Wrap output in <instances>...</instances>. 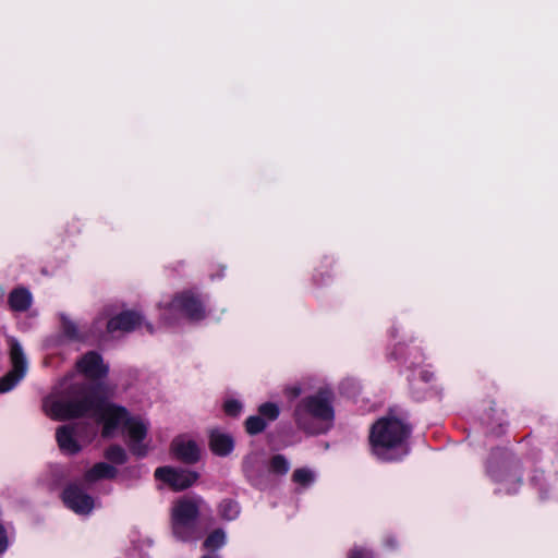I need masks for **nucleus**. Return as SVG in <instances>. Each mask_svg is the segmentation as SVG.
Returning a JSON list of instances; mask_svg holds the SVG:
<instances>
[{"label":"nucleus","mask_w":558,"mask_h":558,"mask_svg":"<svg viewBox=\"0 0 558 558\" xmlns=\"http://www.w3.org/2000/svg\"><path fill=\"white\" fill-rule=\"evenodd\" d=\"M50 415L65 420L88 415L102 423V435L110 437L114 430L124 426L129 438L131 450L138 456L146 453V447L142 445L148 429V424L138 417H129L124 408L118 407L104 399L89 397L77 402H54L50 409Z\"/></svg>","instance_id":"obj_1"},{"label":"nucleus","mask_w":558,"mask_h":558,"mask_svg":"<svg viewBox=\"0 0 558 558\" xmlns=\"http://www.w3.org/2000/svg\"><path fill=\"white\" fill-rule=\"evenodd\" d=\"M410 427L400 418L388 415L377 420L369 433L372 451L381 460L397 458L395 451L403 448Z\"/></svg>","instance_id":"obj_2"},{"label":"nucleus","mask_w":558,"mask_h":558,"mask_svg":"<svg viewBox=\"0 0 558 558\" xmlns=\"http://www.w3.org/2000/svg\"><path fill=\"white\" fill-rule=\"evenodd\" d=\"M294 421L299 428L317 434L325 429L333 418L331 393L329 390H319L303 398L294 409Z\"/></svg>","instance_id":"obj_3"},{"label":"nucleus","mask_w":558,"mask_h":558,"mask_svg":"<svg viewBox=\"0 0 558 558\" xmlns=\"http://www.w3.org/2000/svg\"><path fill=\"white\" fill-rule=\"evenodd\" d=\"M161 319L168 324H173L180 314L186 315L191 319H202L205 311L197 298L192 293L184 292L174 296L171 301L161 306Z\"/></svg>","instance_id":"obj_4"},{"label":"nucleus","mask_w":558,"mask_h":558,"mask_svg":"<svg viewBox=\"0 0 558 558\" xmlns=\"http://www.w3.org/2000/svg\"><path fill=\"white\" fill-rule=\"evenodd\" d=\"M10 361L12 369L0 379V393L11 390L26 374L27 362L21 344L10 341Z\"/></svg>","instance_id":"obj_5"},{"label":"nucleus","mask_w":558,"mask_h":558,"mask_svg":"<svg viewBox=\"0 0 558 558\" xmlns=\"http://www.w3.org/2000/svg\"><path fill=\"white\" fill-rule=\"evenodd\" d=\"M199 499L195 498H181L172 508V523L175 534L181 533V530L189 527L193 524L198 515Z\"/></svg>","instance_id":"obj_6"},{"label":"nucleus","mask_w":558,"mask_h":558,"mask_svg":"<svg viewBox=\"0 0 558 558\" xmlns=\"http://www.w3.org/2000/svg\"><path fill=\"white\" fill-rule=\"evenodd\" d=\"M157 478L169 484L174 490H183L191 487L197 480L198 474L187 470L172 468H158L155 472Z\"/></svg>","instance_id":"obj_7"},{"label":"nucleus","mask_w":558,"mask_h":558,"mask_svg":"<svg viewBox=\"0 0 558 558\" xmlns=\"http://www.w3.org/2000/svg\"><path fill=\"white\" fill-rule=\"evenodd\" d=\"M63 500L70 509L80 514H87L94 508L92 497L75 486H71L64 490Z\"/></svg>","instance_id":"obj_8"},{"label":"nucleus","mask_w":558,"mask_h":558,"mask_svg":"<svg viewBox=\"0 0 558 558\" xmlns=\"http://www.w3.org/2000/svg\"><path fill=\"white\" fill-rule=\"evenodd\" d=\"M172 451L174 454L186 463H195L198 461L201 450L197 444L184 436L178 437L172 442Z\"/></svg>","instance_id":"obj_9"},{"label":"nucleus","mask_w":558,"mask_h":558,"mask_svg":"<svg viewBox=\"0 0 558 558\" xmlns=\"http://www.w3.org/2000/svg\"><path fill=\"white\" fill-rule=\"evenodd\" d=\"M142 323V317L135 312H124L120 315L112 317L107 324L108 332L123 331L129 332L138 327Z\"/></svg>","instance_id":"obj_10"},{"label":"nucleus","mask_w":558,"mask_h":558,"mask_svg":"<svg viewBox=\"0 0 558 558\" xmlns=\"http://www.w3.org/2000/svg\"><path fill=\"white\" fill-rule=\"evenodd\" d=\"M77 368L89 378H98L107 373V367L96 353H87L77 362Z\"/></svg>","instance_id":"obj_11"},{"label":"nucleus","mask_w":558,"mask_h":558,"mask_svg":"<svg viewBox=\"0 0 558 558\" xmlns=\"http://www.w3.org/2000/svg\"><path fill=\"white\" fill-rule=\"evenodd\" d=\"M233 438L219 429H213L209 435V447L217 456H227L233 449Z\"/></svg>","instance_id":"obj_12"},{"label":"nucleus","mask_w":558,"mask_h":558,"mask_svg":"<svg viewBox=\"0 0 558 558\" xmlns=\"http://www.w3.org/2000/svg\"><path fill=\"white\" fill-rule=\"evenodd\" d=\"M73 429L66 426L57 430V440L62 451L66 453H76L81 447L73 438Z\"/></svg>","instance_id":"obj_13"},{"label":"nucleus","mask_w":558,"mask_h":558,"mask_svg":"<svg viewBox=\"0 0 558 558\" xmlns=\"http://www.w3.org/2000/svg\"><path fill=\"white\" fill-rule=\"evenodd\" d=\"M9 303L13 311H26L32 303V295L25 289H15L10 293Z\"/></svg>","instance_id":"obj_14"},{"label":"nucleus","mask_w":558,"mask_h":558,"mask_svg":"<svg viewBox=\"0 0 558 558\" xmlns=\"http://www.w3.org/2000/svg\"><path fill=\"white\" fill-rule=\"evenodd\" d=\"M117 471L111 465L100 462L95 464L90 470L85 473L86 482H96L101 478H111L116 475Z\"/></svg>","instance_id":"obj_15"},{"label":"nucleus","mask_w":558,"mask_h":558,"mask_svg":"<svg viewBox=\"0 0 558 558\" xmlns=\"http://www.w3.org/2000/svg\"><path fill=\"white\" fill-rule=\"evenodd\" d=\"M226 542V534L221 530H216L208 535L204 542V547L209 550L220 548Z\"/></svg>","instance_id":"obj_16"},{"label":"nucleus","mask_w":558,"mask_h":558,"mask_svg":"<svg viewBox=\"0 0 558 558\" xmlns=\"http://www.w3.org/2000/svg\"><path fill=\"white\" fill-rule=\"evenodd\" d=\"M292 478L295 483L305 487V486L311 485L314 482L315 474L312 470L302 468V469H296L293 472Z\"/></svg>","instance_id":"obj_17"},{"label":"nucleus","mask_w":558,"mask_h":558,"mask_svg":"<svg viewBox=\"0 0 558 558\" xmlns=\"http://www.w3.org/2000/svg\"><path fill=\"white\" fill-rule=\"evenodd\" d=\"M246 430L248 434H258L263 432L266 427V422L260 416H251L246 420Z\"/></svg>","instance_id":"obj_18"},{"label":"nucleus","mask_w":558,"mask_h":558,"mask_svg":"<svg viewBox=\"0 0 558 558\" xmlns=\"http://www.w3.org/2000/svg\"><path fill=\"white\" fill-rule=\"evenodd\" d=\"M106 458L114 463L121 464L126 459L124 449L120 446H111L105 453Z\"/></svg>","instance_id":"obj_19"},{"label":"nucleus","mask_w":558,"mask_h":558,"mask_svg":"<svg viewBox=\"0 0 558 558\" xmlns=\"http://www.w3.org/2000/svg\"><path fill=\"white\" fill-rule=\"evenodd\" d=\"M220 513L227 520H232L236 518L239 513V507L235 502L231 500L223 501L220 505Z\"/></svg>","instance_id":"obj_20"},{"label":"nucleus","mask_w":558,"mask_h":558,"mask_svg":"<svg viewBox=\"0 0 558 558\" xmlns=\"http://www.w3.org/2000/svg\"><path fill=\"white\" fill-rule=\"evenodd\" d=\"M262 416L267 417L270 421H274L279 415V408L277 404L267 402L259 407L258 409Z\"/></svg>","instance_id":"obj_21"},{"label":"nucleus","mask_w":558,"mask_h":558,"mask_svg":"<svg viewBox=\"0 0 558 558\" xmlns=\"http://www.w3.org/2000/svg\"><path fill=\"white\" fill-rule=\"evenodd\" d=\"M270 469L279 474H284L289 470V463L282 456L272 458Z\"/></svg>","instance_id":"obj_22"},{"label":"nucleus","mask_w":558,"mask_h":558,"mask_svg":"<svg viewBox=\"0 0 558 558\" xmlns=\"http://www.w3.org/2000/svg\"><path fill=\"white\" fill-rule=\"evenodd\" d=\"M283 392L288 399L294 400L302 393V387L300 384L290 385L284 388Z\"/></svg>","instance_id":"obj_23"},{"label":"nucleus","mask_w":558,"mask_h":558,"mask_svg":"<svg viewBox=\"0 0 558 558\" xmlns=\"http://www.w3.org/2000/svg\"><path fill=\"white\" fill-rule=\"evenodd\" d=\"M62 326H63L64 332L70 338H72V339L77 338L78 333H77L76 327L71 320L66 319L65 317H62Z\"/></svg>","instance_id":"obj_24"},{"label":"nucleus","mask_w":558,"mask_h":558,"mask_svg":"<svg viewBox=\"0 0 558 558\" xmlns=\"http://www.w3.org/2000/svg\"><path fill=\"white\" fill-rule=\"evenodd\" d=\"M241 408H242L241 404L234 400H230L225 403V411L229 415H233V416L238 415L241 411Z\"/></svg>","instance_id":"obj_25"},{"label":"nucleus","mask_w":558,"mask_h":558,"mask_svg":"<svg viewBox=\"0 0 558 558\" xmlns=\"http://www.w3.org/2000/svg\"><path fill=\"white\" fill-rule=\"evenodd\" d=\"M348 558H372L369 553L363 548H353Z\"/></svg>","instance_id":"obj_26"},{"label":"nucleus","mask_w":558,"mask_h":558,"mask_svg":"<svg viewBox=\"0 0 558 558\" xmlns=\"http://www.w3.org/2000/svg\"><path fill=\"white\" fill-rule=\"evenodd\" d=\"M8 547V538L4 527L0 524V553H3Z\"/></svg>","instance_id":"obj_27"},{"label":"nucleus","mask_w":558,"mask_h":558,"mask_svg":"<svg viewBox=\"0 0 558 558\" xmlns=\"http://www.w3.org/2000/svg\"><path fill=\"white\" fill-rule=\"evenodd\" d=\"M182 533H183V530H181V533H179L178 535H180L181 538H184V535H182Z\"/></svg>","instance_id":"obj_28"}]
</instances>
